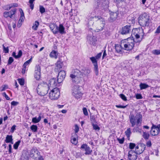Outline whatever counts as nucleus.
<instances>
[{
    "instance_id": "1",
    "label": "nucleus",
    "mask_w": 160,
    "mask_h": 160,
    "mask_svg": "<svg viewBox=\"0 0 160 160\" xmlns=\"http://www.w3.org/2000/svg\"><path fill=\"white\" fill-rule=\"evenodd\" d=\"M143 30L135 28L132 31V36L134 39L128 38L124 43V49L127 50H132L133 48H138L140 42L141 41L143 36Z\"/></svg>"
},
{
    "instance_id": "14",
    "label": "nucleus",
    "mask_w": 160,
    "mask_h": 160,
    "mask_svg": "<svg viewBox=\"0 0 160 160\" xmlns=\"http://www.w3.org/2000/svg\"><path fill=\"white\" fill-rule=\"evenodd\" d=\"M35 78L37 80L39 79L41 77V68L39 65H36L35 68Z\"/></svg>"
},
{
    "instance_id": "40",
    "label": "nucleus",
    "mask_w": 160,
    "mask_h": 160,
    "mask_svg": "<svg viewBox=\"0 0 160 160\" xmlns=\"http://www.w3.org/2000/svg\"><path fill=\"white\" fill-rule=\"evenodd\" d=\"M93 129L99 131L100 130V127L96 124L92 123V124Z\"/></svg>"
},
{
    "instance_id": "49",
    "label": "nucleus",
    "mask_w": 160,
    "mask_h": 160,
    "mask_svg": "<svg viewBox=\"0 0 160 160\" xmlns=\"http://www.w3.org/2000/svg\"><path fill=\"white\" fill-rule=\"evenodd\" d=\"M82 111L84 114L85 116L88 115V113L87 109L86 108H83L82 109Z\"/></svg>"
},
{
    "instance_id": "12",
    "label": "nucleus",
    "mask_w": 160,
    "mask_h": 160,
    "mask_svg": "<svg viewBox=\"0 0 160 160\" xmlns=\"http://www.w3.org/2000/svg\"><path fill=\"white\" fill-rule=\"evenodd\" d=\"M40 153L36 148H33L30 151V156L33 158L36 159L40 157Z\"/></svg>"
},
{
    "instance_id": "39",
    "label": "nucleus",
    "mask_w": 160,
    "mask_h": 160,
    "mask_svg": "<svg viewBox=\"0 0 160 160\" xmlns=\"http://www.w3.org/2000/svg\"><path fill=\"white\" fill-rule=\"evenodd\" d=\"M8 87L7 85L5 84L4 85H2V87H0V91L1 92H2L4 91H5L6 89L8 88Z\"/></svg>"
},
{
    "instance_id": "50",
    "label": "nucleus",
    "mask_w": 160,
    "mask_h": 160,
    "mask_svg": "<svg viewBox=\"0 0 160 160\" xmlns=\"http://www.w3.org/2000/svg\"><path fill=\"white\" fill-rule=\"evenodd\" d=\"M120 98L124 101H126L127 100L126 97L123 94H121L120 95Z\"/></svg>"
},
{
    "instance_id": "62",
    "label": "nucleus",
    "mask_w": 160,
    "mask_h": 160,
    "mask_svg": "<svg viewBox=\"0 0 160 160\" xmlns=\"http://www.w3.org/2000/svg\"><path fill=\"white\" fill-rule=\"evenodd\" d=\"M16 126L15 125H14L12 126L11 129V132H14L15 130L16 129Z\"/></svg>"
},
{
    "instance_id": "8",
    "label": "nucleus",
    "mask_w": 160,
    "mask_h": 160,
    "mask_svg": "<svg viewBox=\"0 0 160 160\" xmlns=\"http://www.w3.org/2000/svg\"><path fill=\"white\" fill-rule=\"evenodd\" d=\"M60 92L58 88H55L52 89L49 93V97L51 99H58L60 95Z\"/></svg>"
},
{
    "instance_id": "31",
    "label": "nucleus",
    "mask_w": 160,
    "mask_h": 160,
    "mask_svg": "<svg viewBox=\"0 0 160 160\" xmlns=\"http://www.w3.org/2000/svg\"><path fill=\"white\" fill-rule=\"evenodd\" d=\"M50 56L52 58H57V52L54 50L52 51L50 54Z\"/></svg>"
},
{
    "instance_id": "10",
    "label": "nucleus",
    "mask_w": 160,
    "mask_h": 160,
    "mask_svg": "<svg viewBox=\"0 0 160 160\" xmlns=\"http://www.w3.org/2000/svg\"><path fill=\"white\" fill-rule=\"evenodd\" d=\"M79 87L78 85H74L72 89V95L76 99H80L82 96V93L79 90Z\"/></svg>"
},
{
    "instance_id": "43",
    "label": "nucleus",
    "mask_w": 160,
    "mask_h": 160,
    "mask_svg": "<svg viewBox=\"0 0 160 160\" xmlns=\"http://www.w3.org/2000/svg\"><path fill=\"white\" fill-rule=\"evenodd\" d=\"M62 64L60 61H58L57 63V66L58 68L60 69L62 68Z\"/></svg>"
},
{
    "instance_id": "5",
    "label": "nucleus",
    "mask_w": 160,
    "mask_h": 160,
    "mask_svg": "<svg viewBox=\"0 0 160 160\" xmlns=\"http://www.w3.org/2000/svg\"><path fill=\"white\" fill-rule=\"evenodd\" d=\"M142 117V115L140 114H137L136 116H134L133 114H130L129 116V118L132 127L134 126L136 123L137 126L139 124H141Z\"/></svg>"
},
{
    "instance_id": "24",
    "label": "nucleus",
    "mask_w": 160,
    "mask_h": 160,
    "mask_svg": "<svg viewBox=\"0 0 160 160\" xmlns=\"http://www.w3.org/2000/svg\"><path fill=\"white\" fill-rule=\"evenodd\" d=\"M59 83L58 82L57 80H56L54 78L51 79L49 81V84L50 85V86L52 87L56 86Z\"/></svg>"
},
{
    "instance_id": "63",
    "label": "nucleus",
    "mask_w": 160,
    "mask_h": 160,
    "mask_svg": "<svg viewBox=\"0 0 160 160\" xmlns=\"http://www.w3.org/2000/svg\"><path fill=\"white\" fill-rule=\"evenodd\" d=\"M102 52H100L98 54H97V55L95 57L96 58V59H99L102 56Z\"/></svg>"
},
{
    "instance_id": "57",
    "label": "nucleus",
    "mask_w": 160,
    "mask_h": 160,
    "mask_svg": "<svg viewBox=\"0 0 160 160\" xmlns=\"http://www.w3.org/2000/svg\"><path fill=\"white\" fill-rule=\"evenodd\" d=\"M22 55V52L21 50H19L18 52V55H17V58H20Z\"/></svg>"
},
{
    "instance_id": "55",
    "label": "nucleus",
    "mask_w": 160,
    "mask_h": 160,
    "mask_svg": "<svg viewBox=\"0 0 160 160\" xmlns=\"http://www.w3.org/2000/svg\"><path fill=\"white\" fill-rule=\"evenodd\" d=\"M2 95L3 97H5L7 100H9L10 99L9 97L8 96V95L6 94V93L5 92H4L2 93Z\"/></svg>"
},
{
    "instance_id": "3",
    "label": "nucleus",
    "mask_w": 160,
    "mask_h": 160,
    "mask_svg": "<svg viewBox=\"0 0 160 160\" xmlns=\"http://www.w3.org/2000/svg\"><path fill=\"white\" fill-rule=\"evenodd\" d=\"M150 17L146 13H144L138 17V23L142 27H148L150 22Z\"/></svg>"
},
{
    "instance_id": "53",
    "label": "nucleus",
    "mask_w": 160,
    "mask_h": 160,
    "mask_svg": "<svg viewBox=\"0 0 160 160\" xmlns=\"http://www.w3.org/2000/svg\"><path fill=\"white\" fill-rule=\"evenodd\" d=\"M90 120L92 124V123H94L95 122V119L94 118V117L93 116H90Z\"/></svg>"
},
{
    "instance_id": "30",
    "label": "nucleus",
    "mask_w": 160,
    "mask_h": 160,
    "mask_svg": "<svg viewBox=\"0 0 160 160\" xmlns=\"http://www.w3.org/2000/svg\"><path fill=\"white\" fill-rule=\"evenodd\" d=\"M125 134L126 136L128 139L129 140L130 136L131 134V129L130 128H128L127 130L125 131Z\"/></svg>"
},
{
    "instance_id": "28",
    "label": "nucleus",
    "mask_w": 160,
    "mask_h": 160,
    "mask_svg": "<svg viewBox=\"0 0 160 160\" xmlns=\"http://www.w3.org/2000/svg\"><path fill=\"white\" fill-rule=\"evenodd\" d=\"M41 114L40 113L39 115V117L37 118V117H35L32 118V121L34 123H37L39 122L41 120Z\"/></svg>"
},
{
    "instance_id": "64",
    "label": "nucleus",
    "mask_w": 160,
    "mask_h": 160,
    "mask_svg": "<svg viewBox=\"0 0 160 160\" xmlns=\"http://www.w3.org/2000/svg\"><path fill=\"white\" fill-rule=\"evenodd\" d=\"M160 33V25L157 28L155 32V33L158 34Z\"/></svg>"
},
{
    "instance_id": "33",
    "label": "nucleus",
    "mask_w": 160,
    "mask_h": 160,
    "mask_svg": "<svg viewBox=\"0 0 160 160\" xmlns=\"http://www.w3.org/2000/svg\"><path fill=\"white\" fill-rule=\"evenodd\" d=\"M141 90L146 89L149 87V86L146 83H141L139 85Z\"/></svg>"
},
{
    "instance_id": "18",
    "label": "nucleus",
    "mask_w": 160,
    "mask_h": 160,
    "mask_svg": "<svg viewBox=\"0 0 160 160\" xmlns=\"http://www.w3.org/2000/svg\"><path fill=\"white\" fill-rule=\"evenodd\" d=\"M134 151L130 150L128 153V158L130 160H136L137 158V155Z\"/></svg>"
},
{
    "instance_id": "15",
    "label": "nucleus",
    "mask_w": 160,
    "mask_h": 160,
    "mask_svg": "<svg viewBox=\"0 0 160 160\" xmlns=\"http://www.w3.org/2000/svg\"><path fill=\"white\" fill-rule=\"evenodd\" d=\"M90 59L92 63L94 66V70L95 72V74L96 75H98V62L96 58L95 57H92L90 58Z\"/></svg>"
},
{
    "instance_id": "38",
    "label": "nucleus",
    "mask_w": 160,
    "mask_h": 160,
    "mask_svg": "<svg viewBox=\"0 0 160 160\" xmlns=\"http://www.w3.org/2000/svg\"><path fill=\"white\" fill-rule=\"evenodd\" d=\"M152 53L156 55H158L160 54V49H155L152 51Z\"/></svg>"
},
{
    "instance_id": "2",
    "label": "nucleus",
    "mask_w": 160,
    "mask_h": 160,
    "mask_svg": "<svg viewBox=\"0 0 160 160\" xmlns=\"http://www.w3.org/2000/svg\"><path fill=\"white\" fill-rule=\"evenodd\" d=\"M90 72V70L88 69L83 70L82 72L78 69H76L74 73L71 74L70 76L72 82L78 83L83 79V77L88 75Z\"/></svg>"
},
{
    "instance_id": "21",
    "label": "nucleus",
    "mask_w": 160,
    "mask_h": 160,
    "mask_svg": "<svg viewBox=\"0 0 160 160\" xmlns=\"http://www.w3.org/2000/svg\"><path fill=\"white\" fill-rule=\"evenodd\" d=\"M29 152L27 150H23L22 152V154L21 156L20 160H28Z\"/></svg>"
},
{
    "instance_id": "46",
    "label": "nucleus",
    "mask_w": 160,
    "mask_h": 160,
    "mask_svg": "<svg viewBox=\"0 0 160 160\" xmlns=\"http://www.w3.org/2000/svg\"><path fill=\"white\" fill-rule=\"evenodd\" d=\"M14 59L12 57H10L8 61V65H11L13 62Z\"/></svg>"
},
{
    "instance_id": "20",
    "label": "nucleus",
    "mask_w": 160,
    "mask_h": 160,
    "mask_svg": "<svg viewBox=\"0 0 160 160\" xmlns=\"http://www.w3.org/2000/svg\"><path fill=\"white\" fill-rule=\"evenodd\" d=\"M16 9L13 8L9 12H5L3 13V16L4 17L7 18L8 17L11 18L12 15L16 12Z\"/></svg>"
},
{
    "instance_id": "54",
    "label": "nucleus",
    "mask_w": 160,
    "mask_h": 160,
    "mask_svg": "<svg viewBox=\"0 0 160 160\" xmlns=\"http://www.w3.org/2000/svg\"><path fill=\"white\" fill-rule=\"evenodd\" d=\"M79 130V128L77 124L75 125L74 131L76 133H78Z\"/></svg>"
},
{
    "instance_id": "26",
    "label": "nucleus",
    "mask_w": 160,
    "mask_h": 160,
    "mask_svg": "<svg viewBox=\"0 0 160 160\" xmlns=\"http://www.w3.org/2000/svg\"><path fill=\"white\" fill-rule=\"evenodd\" d=\"M58 32L61 34L66 33L65 31V28L62 24H60L59 27L58 26Z\"/></svg>"
},
{
    "instance_id": "58",
    "label": "nucleus",
    "mask_w": 160,
    "mask_h": 160,
    "mask_svg": "<svg viewBox=\"0 0 160 160\" xmlns=\"http://www.w3.org/2000/svg\"><path fill=\"white\" fill-rule=\"evenodd\" d=\"M136 98L137 99H140L142 98V96L140 94H137L136 95Z\"/></svg>"
},
{
    "instance_id": "48",
    "label": "nucleus",
    "mask_w": 160,
    "mask_h": 160,
    "mask_svg": "<svg viewBox=\"0 0 160 160\" xmlns=\"http://www.w3.org/2000/svg\"><path fill=\"white\" fill-rule=\"evenodd\" d=\"M39 10L40 12L41 13H43L45 11V8L42 6H40Z\"/></svg>"
},
{
    "instance_id": "45",
    "label": "nucleus",
    "mask_w": 160,
    "mask_h": 160,
    "mask_svg": "<svg viewBox=\"0 0 160 160\" xmlns=\"http://www.w3.org/2000/svg\"><path fill=\"white\" fill-rule=\"evenodd\" d=\"M35 0H29V3L30 4V8L32 10L34 8V4H33V2Z\"/></svg>"
},
{
    "instance_id": "25",
    "label": "nucleus",
    "mask_w": 160,
    "mask_h": 160,
    "mask_svg": "<svg viewBox=\"0 0 160 160\" xmlns=\"http://www.w3.org/2000/svg\"><path fill=\"white\" fill-rule=\"evenodd\" d=\"M51 31L54 34L58 33V26L54 23H51L49 25Z\"/></svg>"
},
{
    "instance_id": "32",
    "label": "nucleus",
    "mask_w": 160,
    "mask_h": 160,
    "mask_svg": "<svg viewBox=\"0 0 160 160\" xmlns=\"http://www.w3.org/2000/svg\"><path fill=\"white\" fill-rule=\"evenodd\" d=\"M142 136L145 140H147L149 139L150 134L148 132H143Z\"/></svg>"
},
{
    "instance_id": "60",
    "label": "nucleus",
    "mask_w": 160,
    "mask_h": 160,
    "mask_svg": "<svg viewBox=\"0 0 160 160\" xmlns=\"http://www.w3.org/2000/svg\"><path fill=\"white\" fill-rule=\"evenodd\" d=\"M127 105L125 106H122L121 105H116V107L118 108H125L127 107Z\"/></svg>"
},
{
    "instance_id": "47",
    "label": "nucleus",
    "mask_w": 160,
    "mask_h": 160,
    "mask_svg": "<svg viewBox=\"0 0 160 160\" xmlns=\"http://www.w3.org/2000/svg\"><path fill=\"white\" fill-rule=\"evenodd\" d=\"M3 52L5 53H8L9 52V49L8 47H5L4 45H3Z\"/></svg>"
},
{
    "instance_id": "6",
    "label": "nucleus",
    "mask_w": 160,
    "mask_h": 160,
    "mask_svg": "<svg viewBox=\"0 0 160 160\" xmlns=\"http://www.w3.org/2000/svg\"><path fill=\"white\" fill-rule=\"evenodd\" d=\"M109 3L108 0H98L97 2V8L100 10L102 11V13L103 11L107 10L108 7Z\"/></svg>"
},
{
    "instance_id": "16",
    "label": "nucleus",
    "mask_w": 160,
    "mask_h": 160,
    "mask_svg": "<svg viewBox=\"0 0 160 160\" xmlns=\"http://www.w3.org/2000/svg\"><path fill=\"white\" fill-rule=\"evenodd\" d=\"M66 72L64 71H61L58 73L57 77V82L58 83L62 82L65 77Z\"/></svg>"
},
{
    "instance_id": "44",
    "label": "nucleus",
    "mask_w": 160,
    "mask_h": 160,
    "mask_svg": "<svg viewBox=\"0 0 160 160\" xmlns=\"http://www.w3.org/2000/svg\"><path fill=\"white\" fill-rule=\"evenodd\" d=\"M136 147V144L134 143L131 142L129 143V148L130 149H133L135 147Z\"/></svg>"
},
{
    "instance_id": "7",
    "label": "nucleus",
    "mask_w": 160,
    "mask_h": 160,
    "mask_svg": "<svg viewBox=\"0 0 160 160\" xmlns=\"http://www.w3.org/2000/svg\"><path fill=\"white\" fill-rule=\"evenodd\" d=\"M109 3L108 0H98L97 2V8L100 10L102 11V13L103 11L107 10L108 7Z\"/></svg>"
},
{
    "instance_id": "35",
    "label": "nucleus",
    "mask_w": 160,
    "mask_h": 160,
    "mask_svg": "<svg viewBox=\"0 0 160 160\" xmlns=\"http://www.w3.org/2000/svg\"><path fill=\"white\" fill-rule=\"evenodd\" d=\"M39 25V23L38 22L36 21L33 24V25L32 26V28L34 30H36Z\"/></svg>"
},
{
    "instance_id": "29",
    "label": "nucleus",
    "mask_w": 160,
    "mask_h": 160,
    "mask_svg": "<svg viewBox=\"0 0 160 160\" xmlns=\"http://www.w3.org/2000/svg\"><path fill=\"white\" fill-rule=\"evenodd\" d=\"M115 48L116 51L118 53H120L122 51V49L123 48L122 46L119 44H116Z\"/></svg>"
},
{
    "instance_id": "13",
    "label": "nucleus",
    "mask_w": 160,
    "mask_h": 160,
    "mask_svg": "<svg viewBox=\"0 0 160 160\" xmlns=\"http://www.w3.org/2000/svg\"><path fill=\"white\" fill-rule=\"evenodd\" d=\"M146 145L143 143H141L139 146H136L135 147V151L136 153L140 154L142 153L145 150Z\"/></svg>"
},
{
    "instance_id": "27",
    "label": "nucleus",
    "mask_w": 160,
    "mask_h": 160,
    "mask_svg": "<svg viewBox=\"0 0 160 160\" xmlns=\"http://www.w3.org/2000/svg\"><path fill=\"white\" fill-rule=\"evenodd\" d=\"M13 139L12 138V135H7L6 137V139L5 142L8 143H11L12 144L13 143L12 142Z\"/></svg>"
},
{
    "instance_id": "9",
    "label": "nucleus",
    "mask_w": 160,
    "mask_h": 160,
    "mask_svg": "<svg viewBox=\"0 0 160 160\" xmlns=\"http://www.w3.org/2000/svg\"><path fill=\"white\" fill-rule=\"evenodd\" d=\"M45 84V86L41 87V90H39L38 87L37 90L38 93L39 95L41 96H44L47 94L49 90L48 85L45 83V82H43Z\"/></svg>"
},
{
    "instance_id": "52",
    "label": "nucleus",
    "mask_w": 160,
    "mask_h": 160,
    "mask_svg": "<svg viewBox=\"0 0 160 160\" xmlns=\"http://www.w3.org/2000/svg\"><path fill=\"white\" fill-rule=\"evenodd\" d=\"M114 2L116 3L117 5H118L121 2H123L124 0H113Z\"/></svg>"
},
{
    "instance_id": "42",
    "label": "nucleus",
    "mask_w": 160,
    "mask_h": 160,
    "mask_svg": "<svg viewBox=\"0 0 160 160\" xmlns=\"http://www.w3.org/2000/svg\"><path fill=\"white\" fill-rule=\"evenodd\" d=\"M18 81L19 84L23 86L24 84V80L23 78H19L18 79Z\"/></svg>"
},
{
    "instance_id": "23",
    "label": "nucleus",
    "mask_w": 160,
    "mask_h": 160,
    "mask_svg": "<svg viewBox=\"0 0 160 160\" xmlns=\"http://www.w3.org/2000/svg\"><path fill=\"white\" fill-rule=\"evenodd\" d=\"M110 17L109 20L111 22H113L116 20L118 15V12H111L110 13Z\"/></svg>"
},
{
    "instance_id": "22",
    "label": "nucleus",
    "mask_w": 160,
    "mask_h": 160,
    "mask_svg": "<svg viewBox=\"0 0 160 160\" xmlns=\"http://www.w3.org/2000/svg\"><path fill=\"white\" fill-rule=\"evenodd\" d=\"M81 149L84 150L86 152L85 154L86 155L90 154L92 152L90 148L86 144L82 145L81 147Z\"/></svg>"
},
{
    "instance_id": "51",
    "label": "nucleus",
    "mask_w": 160,
    "mask_h": 160,
    "mask_svg": "<svg viewBox=\"0 0 160 160\" xmlns=\"http://www.w3.org/2000/svg\"><path fill=\"white\" fill-rule=\"evenodd\" d=\"M138 126V125H136L134 129H135L136 132H138L140 133H141L142 129L141 128H140Z\"/></svg>"
},
{
    "instance_id": "4",
    "label": "nucleus",
    "mask_w": 160,
    "mask_h": 160,
    "mask_svg": "<svg viewBox=\"0 0 160 160\" xmlns=\"http://www.w3.org/2000/svg\"><path fill=\"white\" fill-rule=\"evenodd\" d=\"M97 22L95 32H98L102 30L106 24L105 19L100 16H95Z\"/></svg>"
},
{
    "instance_id": "59",
    "label": "nucleus",
    "mask_w": 160,
    "mask_h": 160,
    "mask_svg": "<svg viewBox=\"0 0 160 160\" xmlns=\"http://www.w3.org/2000/svg\"><path fill=\"white\" fill-rule=\"evenodd\" d=\"M19 104V102L16 101H13L11 102V104L12 106H15Z\"/></svg>"
},
{
    "instance_id": "34",
    "label": "nucleus",
    "mask_w": 160,
    "mask_h": 160,
    "mask_svg": "<svg viewBox=\"0 0 160 160\" xmlns=\"http://www.w3.org/2000/svg\"><path fill=\"white\" fill-rule=\"evenodd\" d=\"M71 142L72 144L74 145H76L78 142L77 138L73 136L71 137Z\"/></svg>"
},
{
    "instance_id": "61",
    "label": "nucleus",
    "mask_w": 160,
    "mask_h": 160,
    "mask_svg": "<svg viewBox=\"0 0 160 160\" xmlns=\"http://www.w3.org/2000/svg\"><path fill=\"white\" fill-rule=\"evenodd\" d=\"M146 145L148 147H150L152 146L151 142L149 140L146 142Z\"/></svg>"
},
{
    "instance_id": "17",
    "label": "nucleus",
    "mask_w": 160,
    "mask_h": 160,
    "mask_svg": "<svg viewBox=\"0 0 160 160\" xmlns=\"http://www.w3.org/2000/svg\"><path fill=\"white\" fill-rule=\"evenodd\" d=\"M97 41V40L95 36H88L87 42L89 44L95 46Z\"/></svg>"
},
{
    "instance_id": "56",
    "label": "nucleus",
    "mask_w": 160,
    "mask_h": 160,
    "mask_svg": "<svg viewBox=\"0 0 160 160\" xmlns=\"http://www.w3.org/2000/svg\"><path fill=\"white\" fill-rule=\"evenodd\" d=\"M118 141L119 143L120 144H122L124 142V138H122V139L118 138Z\"/></svg>"
},
{
    "instance_id": "37",
    "label": "nucleus",
    "mask_w": 160,
    "mask_h": 160,
    "mask_svg": "<svg viewBox=\"0 0 160 160\" xmlns=\"http://www.w3.org/2000/svg\"><path fill=\"white\" fill-rule=\"evenodd\" d=\"M32 61V58H31L25 62L23 65V67L26 68V66L29 65L31 62Z\"/></svg>"
},
{
    "instance_id": "11",
    "label": "nucleus",
    "mask_w": 160,
    "mask_h": 160,
    "mask_svg": "<svg viewBox=\"0 0 160 160\" xmlns=\"http://www.w3.org/2000/svg\"><path fill=\"white\" fill-rule=\"evenodd\" d=\"M160 124L156 125L153 124L150 130L151 134L153 136L158 135L160 132Z\"/></svg>"
},
{
    "instance_id": "41",
    "label": "nucleus",
    "mask_w": 160,
    "mask_h": 160,
    "mask_svg": "<svg viewBox=\"0 0 160 160\" xmlns=\"http://www.w3.org/2000/svg\"><path fill=\"white\" fill-rule=\"evenodd\" d=\"M20 141L19 140L15 142V143L13 145V148L15 149H18V147L20 143Z\"/></svg>"
},
{
    "instance_id": "19",
    "label": "nucleus",
    "mask_w": 160,
    "mask_h": 160,
    "mask_svg": "<svg viewBox=\"0 0 160 160\" xmlns=\"http://www.w3.org/2000/svg\"><path fill=\"white\" fill-rule=\"evenodd\" d=\"M131 30V26L130 25H126L122 28L121 33L122 34H126L128 33Z\"/></svg>"
},
{
    "instance_id": "36",
    "label": "nucleus",
    "mask_w": 160,
    "mask_h": 160,
    "mask_svg": "<svg viewBox=\"0 0 160 160\" xmlns=\"http://www.w3.org/2000/svg\"><path fill=\"white\" fill-rule=\"evenodd\" d=\"M30 128L33 132H36L37 131L38 127L36 125H32Z\"/></svg>"
}]
</instances>
